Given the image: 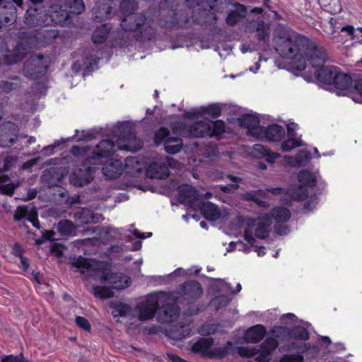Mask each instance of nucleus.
Masks as SVG:
<instances>
[{"instance_id":"f257e3e1","label":"nucleus","mask_w":362,"mask_h":362,"mask_svg":"<svg viewBox=\"0 0 362 362\" xmlns=\"http://www.w3.org/2000/svg\"><path fill=\"white\" fill-rule=\"evenodd\" d=\"M275 37L276 51L281 57L294 60L297 70H304L307 62L314 66L323 62L324 52L309 38L286 28L277 30Z\"/></svg>"},{"instance_id":"f03ea898","label":"nucleus","mask_w":362,"mask_h":362,"mask_svg":"<svg viewBox=\"0 0 362 362\" xmlns=\"http://www.w3.org/2000/svg\"><path fill=\"white\" fill-rule=\"evenodd\" d=\"M119 188L132 191L137 189L146 192L150 191L166 196L172 195L176 190L178 193L180 203L195 208L202 204V194L191 185L185 183L177 185L178 182H120Z\"/></svg>"},{"instance_id":"7ed1b4c3","label":"nucleus","mask_w":362,"mask_h":362,"mask_svg":"<svg viewBox=\"0 0 362 362\" xmlns=\"http://www.w3.org/2000/svg\"><path fill=\"white\" fill-rule=\"evenodd\" d=\"M71 266L84 275L86 278L100 280V283L107 282L110 288L121 290L129 286L131 279L123 274H112L103 268V265L95 260L79 256L73 259Z\"/></svg>"},{"instance_id":"20e7f679","label":"nucleus","mask_w":362,"mask_h":362,"mask_svg":"<svg viewBox=\"0 0 362 362\" xmlns=\"http://www.w3.org/2000/svg\"><path fill=\"white\" fill-rule=\"evenodd\" d=\"M119 135L117 143L107 139L100 141L93 150L91 155L86 157L84 163L87 165H100L103 158H107L114 155L117 149L132 151L128 144L123 142H131L136 139V134L134 129L127 124L123 122L119 125Z\"/></svg>"},{"instance_id":"39448f33","label":"nucleus","mask_w":362,"mask_h":362,"mask_svg":"<svg viewBox=\"0 0 362 362\" xmlns=\"http://www.w3.org/2000/svg\"><path fill=\"white\" fill-rule=\"evenodd\" d=\"M168 298L169 296L165 293L158 292L148 295L144 300L138 302L133 309L127 304L117 303L112 306V315L115 317L131 316L141 322L150 320L155 317L160 303Z\"/></svg>"},{"instance_id":"423d86ee","label":"nucleus","mask_w":362,"mask_h":362,"mask_svg":"<svg viewBox=\"0 0 362 362\" xmlns=\"http://www.w3.org/2000/svg\"><path fill=\"white\" fill-rule=\"evenodd\" d=\"M160 9L156 23L161 29L172 31L190 27L189 11L181 5L180 0H164Z\"/></svg>"},{"instance_id":"0eeeda50","label":"nucleus","mask_w":362,"mask_h":362,"mask_svg":"<svg viewBox=\"0 0 362 362\" xmlns=\"http://www.w3.org/2000/svg\"><path fill=\"white\" fill-rule=\"evenodd\" d=\"M300 185H292L288 188L275 187L267 191L274 194L281 196L280 201L285 204H290L291 201H301L307 199L304 204V209L312 211L318 203L317 195L320 194L317 182H299Z\"/></svg>"},{"instance_id":"6e6552de","label":"nucleus","mask_w":362,"mask_h":362,"mask_svg":"<svg viewBox=\"0 0 362 362\" xmlns=\"http://www.w3.org/2000/svg\"><path fill=\"white\" fill-rule=\"evenodd\" d=\"M154 20L149 16H146L142 13H136L123 16L121 27L126 32L136 33L138 41H150L156 36V29L153 24Z\"/></svg>"},{"instance_id":"1a4fd4ad","label":"nucleus","mask_w":362,"mask_h":362,"mask_svg":"<svg viewBox=\"0 0 362 362\" xmlns=\"http://www.w3.org/2000/svg\"><path fill=\"white\" fill-rule=\"evenodd\" d=\"M84 9L83 0H57L50 7L48 19L54 25H64L71 14L78 15Z\"/></svg>"},{"instance_id":"9d476101","label":"nucleus","mask_w":362,"mask_h":362,"mask_svg":"<svg viewBox=\"0 0 362 362\" xmlns=\"http://www.w3.org/2000/svg\"><path fill=\"white\" fill-rule=\"evenodd\" d=\"M226 123L222 119L212 121L209 119L198 120L190 124L187 131L194 138H219L226 132Z\"/></svg>"},{"instance_id":"9b49d317","label":"nucleus","mask_w":362,"mask_h":362,"mask_svg":"<svg viewBox=\"0 0 362 362\" xmlns=\"http://www.w3.org/2000/svg\"><path fill=\"white\" fill-rule=\"evenodd\" d=\"M212 338H200L191 346L193 353L199 354L209 358L221 359L230 354L233 343L228 341L221 346H213Z\"/></svg>"},{"instance_id":"f8f14e48","label":"nucleus","mask_w":362,"mask_h":362,"mask_svg":"<svg viewBox=\"0 0 362 362\" xmlns=\"http://www.w3.org/2000/svg\"><path fill=\"white\" fill-rule=\"evenodd\" d=\"M279 346L276 339L268 337L261 344L260 349H257L249 346L237 347V353L243 357H252L256 356L255 359L259 362H269L272 359V355Z\"/></svg>"},{"instance_id":"ddd939ff","label":"nucleus","mask_w":362,"mask_h":362,"mask_svg":"<svg viewBox=\"0 0 362 362\" xmlns=\"http://www.w3.org/2000/svg\"><path fill=\"white\" fill-rule=\"evenodd\" d=\"M271 231V221L269 214H266L261 218L252 220L248 222L247 227L245 230L244 238L250 245H254L257 238L264 240L269 237Z\"/></svg>"},{"instance_id":"4468645a","label":"nucleus","mask_w":362,"mask_h":362,"mask_svg":"<svg viewBox=\"0 0 362 362\" xmlns=\"http://www.w3.org/2000/svg\"><path fill=\"white\" fill-rule=\"evenodd\" d=\"M351 90L352 99L357 103H362V77L353 80L351 75L339 71L335 74L333 86L338 90Z\"/></svg>"},{"instance_id":"2eb2a0df","label":"nucleus","mask_w":362,"mask_h":362,"mask_svg":"<svg viewBox=\"0 0 362 362\" xmlns=\"http://www.w3.org/2000/svg\"><path fill=\"white\" fill-rule=\"evenodd\" d=\"M49 64L42 54L30 57L23 66L25 76L31 80H35L43 76L47 71Z\"/></svg>"},{"instance_id":"dca6fc26","label":"nucleus","mask_w":362,"mask_h":362,"mask_svg":"<svg viewBox=\"0 0 362 362\" xmlns=\"http://www.w3.org/2000/svg\"><path fill=\"white\" fill-rule=\"evenodd\" d=\"M20 129L13 122L7 121L0 124V146L9 148L13 146L19 138Z\"/></svg>"},{"instance_id":"f3484780","label":"nucleus","mask_w":362,"mask_h":362,"mask_svg":"<svg viewBox=\"0 0 362 362\" xmlns=\"http://www.w3.org/2000/svg\"><path fill=\"white\" fill-rule=\"evenodd\" d=\"M209 3V9H199L197 15L192 16L194 23L200 25H215L217 23V16L214 12L218 8L219 0H206Z\"/></svg>"},{"instance_id":"a211bd4d","label":"nucleus","mask_w":362,"mask_h":362,"mask_svg":"<svg viewBox=\"0 0 362 362\" xmlns=\"http://www.w3.org/2000/svg\"><path fill=\"white\" fill-rule=\"evenodd\" d=\"M203 293L201 284L195 280H189L184 282L180 288L179 294L187 303H192L198 300Z\"/></svg>"},{"instance_id":"6ab92c4d","label":"nucleus","mask_w":362,"mask_h":362,"mask_svg":"<svg viewBox=\"0 0 362 362\" xmlns=\"http://www.w3.org/2000/svg\"><path fill=\"white\" fill-rule=\"evenodd\" d=\"M320 49L324 52L325 54L323 62L319 64L318 65H310L314 68L318 67V69L315 72V76L320 83L328 86L333 85L335 74L337 73L339 68L334 66L323 65L325 62L327 54L323 49Z\"/></svg>"},{"instance_id":"aec40b11","label":"nucleus","mask_w":362,"mask_h":362,"mask_svg":"<svg viewBox=\"0 0 362 362\" xmlns=\"http://www.w3.org/2000/svg\"><path fill=\"white\" fill-rule=\"evenodd\" d=\"M238 122L241 128L247 129V134L256 137H261L263 126H260L259 119L257 116L251 114H245L238 118Z\"/></svg>"},{"instance_id":"412c9836","label":"nucleus","mask_w":362,"mask_h":362,"mask_svg":"<svg viewBox=\"0 0 362 362\" xmlns=\"http://www.w3.org/2000/svg\"><path fill=\"white\" fill-rule=\"evenodd\" d=\"M24 21L30 27L45 26L49 24L47 13L43 8L30 7L25 12Z\"/></svg>"},{"instance_id":"4be33fe9","label":"nucleus","mask_w":362,"mask_h":362,"mask_svg":"<svg viewBox=\"0 0 362 362\" xmlns=\"http://www.w3.org/2000/svg\"><path fill=\"white\" fill-rule=\"evenodd\" d=\"M292 349L297 350L298 353L286 354L283 356L279 362H303L304 357L302 354L303 353H306L308 351L313 354H317L318 349L315 346H311L310 344L307 343H296L292 342L291 344Z\"/></svg>"},{"instance_id":"5701e85b","label":"nucleus","mask_w":362,"mask_h":362,"mask_svg":"<svg viewBox=\"0 0 362 362\" xmlns=\"http://www.w3.org/2000/svg\"><path fill=\"white\" fill-rule=\"evenodd\" d=\"M17 18L16 6L8 0H0V30L2 25H11Z\"/></svg>"},{"instance_id":"b1692460","label":"nucleus","mask_w":362,"mask_h":362,"mask_svg":"<svg viewBox=\"0 0 362 362\" xmlns=\"http://www.w3.org/2000/svg\"><path fill=\"white\" fill-rule=\"evenodd\" d=\"M124 164L121 159H113L107 162L102 171L106 179L115 180L119 177L124 170Z\"/></svg>"},{"instance_id":"393cba45","label":"nucleus","mask_w":362,"mask_h":362,"mask_svg":"<svg viewBox=\"0 0 362 362\" xmlns=\"http://www.w3.org/2000/svg\"><path fill=\"white\" fill-rule=\"evenodd\" d=\"M337 40L340 42L351 40L362 45V28H355L354 25L348 24L341 28V34Z\"/></svg>"},{"instance_id":"a878e982","label":"nucleus","mask_w":362,"mask_h":362,"mask_svg":"<svg viewBox=\"0 0 362 362\" xmlns=\"http://www.w3.org/2000/svg\"><path fill=\"white\" fill-rule=\"evenodd\" d=\"M192 328L189 324L179 323L172 325L166 329L167 337L174 341L181 340L191 334Z\"/></svg>"},{"instance_id":"bb28decb","label":"nucleus","mask_w":362,"mask_h":362,"mask_svg":"<svg viewBox=\"0 0 362 362\" xmlns=\"http://www.w3.org/2000/svg\"><path fill=\"white\" fill-rule=\"evenodd\" d=\"M285 136V130L282 126L277 124H272L267 127H262L261 137L271 141H279Z\"/></svg>"},{"instance_id":"cd10ccee","label":"nucleus","mask_w":362,"mask_h":362,"mask_svg":"<svg viewBox=\"0 0 362 362\" xmlns=\"http://www.w3.org/2000/svg\"><path fill=\"white\" fill-rule=\"evenodd\" d=\"M266 333L265 327L259 324L248 328L244 333L243 339L247 343L257 344L264 339Z\"/></svg>"},{"instance_id":"c85d7f7f","label":"nucleus","mask_w":362,"mask_h":362,"mask_svg":"<svg viewBox=\"0 0 362 362\" xmlns=\"http://www.w3.org/2000/svg\"><path fill=\"white\" fill-rule=\"evenodd\" d=\"M146 175L151 179L165 180L169 176V168L165 163L154 162L146 168Z\"/></svg>"},{"instance_id":"c756f323","label":"nucleus","mask_w":362,"mask_h":362,"mask_svg":"<svg viewBox=\"0 0 362 362\" xmlns=\"http://www.w3.org/2000/svg\"><path fill=\"white\" fill-rule=\"evenodd\" d=\"M250 154L256 158H264L271 163L280 157L279 153L272 152L270 149L259 144H256L252 146Z\"/></svg>"},{"instance_id":"7c9ffc66","label":"nucleus","mask_w":362,"mask_h":362,"mask_svg":"<svg viewBox=\"0 0 362 362\" xmlns=\"http://www.w3.org/2000/svg\"><path fill=\"white\" fill-rule=\"evenodd\" d=\"M180 312V308L175 301L166 303L163 306V312L159 318L164 323H173L179 316Z\"/></svg>"},{"instance_id":"2f4dec72","label":"nucleus","mask_w":362,"mask_h":362,"mask_svg":"<svg viewBox=\"0 0 362 362\" xmlns=\"http://www.w3.org/2000/svg\"><path fill=\"white\" fill-rule=\"evenodd\" d=\"M112 13V6L107 1H100L93 8V17L98 22L110 18Z\"/></svg>"},{"instance_id":"473e14b6","label":"nucleus","mask_w":362,"mask_h":362,"mask_svg":"<svg viewBox=\"0 0 362 362\" xmlns=\"http://www.w3.org/2000/svg\"><path fill=\"white\" fill-rule=\"evenodd\" d=\"M211 279L214 281V283L211 285V289L216 293H223L230 294H237L242 289V286L240 283L237 284L236 289L233 291L232 289L231 284L230 283L226 282L224 279L213 278H211Z\"/></svg>"},{"instance_id":"72a5a7b5","label":"nucleus","mask_w":362,"mask_h":362,"mask_svg":"<svg viewBox=\"0 0 362 362\" xmlns=\"http://www.w3.org/2000/svg\"><path fill=\"white\" fill-rule=\"evenodd\" d=\"M235 9L230 11L226 18V23L230 26H234L238 24L240 20L246 16L247 9L244 4L236 3Z\"/></svg>"},{"instance_id":"f704fd0d","label":"nucleus","mask_w":362,"mask_h":362,"mask_svg":"<svg viewBox=\"0 0 362 362\" xmlns=\"http://www.w3.org/2000/svg\"><path fill=\"white\" fill-rule=\"evenodd\" d=\"M197 207L200 208L204 217L209 221H215L220 218V211L218 206L210 202H203L202 198V204L195 206V208Z\"/></svg>"},{"instance_id":"c9c22d12","label":"nucleus","mask_w":362,"mask_h":362,"mask_svg":"<svg viewBox=\"0 0 362 362\" xmlns=\"http://www.w3.org/2000/svg\"><path fill=\"white\" fill-rule=\"evenodd\" d=\"M112 25L110 23H104L98 26L92 34V41L95 44H102L106 41L111 30Z\"/></svg>"},{"instance_id":"e433bc0d","label":"nucleus","mask_w":362,"mask_h":362,"mask_svg":"<svg viewBox=\"0 0 362 362\" xmlns=\"http://www.w3.org/2000/svg\"><path fill=\"white\" fill-rule=\"evenodd\" d=\"M183 147V140L179 136H173L167 139L164 144V149L169 154L179 153Z\"/></svg>"},{"instance_id":"4c0bfd02","label":"nucleus","mask_w":362,"mask_h":362,"mask_svg":"<svg viewBox=\"0 0 362 362\" xmlns=\"http://www.w3.org/2000/svg\"><path fill=\"white\" fill-rule=\"evenodd\" d=\"M36 214V209L32 205L18 206L14 213L13 219L16 221H21L24 218L29 219L33 215Z\"/></svg>"},{"instance_id":"58836bf2","label":"nucleus","mask_w":362,"mask_h":362,"mask_svg":"<svg viewBox=\"0 0 362 362\" xmlns=\"http://www.w3.org/2000/svg\"><path fill=\"white\" fill-rule=\"evenodd\" d=\"M255 37L259 42H265L269 40V27L263 20L257 19L255 22Z\"/></svg>"},{"instance_id":"ea45409f","label":"nucleus","mask_w":362,"mask_h":362,"mask_svg":"<svg viewBox=\"0 0 362 362\" xmlns=\"http://www.w3.org/2000/svg\"><path fill=\"white\" fill-rule=\"evenodd\" d=\"M264 194V191L258 189L257 191L246 192L243 194L242 197L246 201H252L255 202L260 207L269 208V204L267 202L261 199Z\"/></svg>"},{"instance_id":"a19ab883","label":"nucleus","mask_w":362,"mask_h":362,"mask_svg":"<svg viewBox=\"0 0 362 362\" xmlns=\"http://www.w3.org/2000/svg\"><path fill=\"white\" fill-rule=\"evenodd\" d=\"M100 235L105 241H109L117 239H122V235H124V228H116L113 227H107L105 228L100 229Z\"/></svg>"},{"instance_id":"79ce46f5","label":"nucleus","mask_w":362,"mask_h":362,"mask_svg":"<svg viewBox=\"0 0 362 362\" xmlns=\"http://www.w3.org/2000/svg\"><path fill=\"white\" fill-rule=\"evenodd\" d=\"M310 159V153L305 151H300L295 156L288 158V163L292 167L299 168L305 165Z\"/></svg>"},{"instance_id":"37998d69","label":"nucleus","mask_w":362,"mask_h":362,"mask_svg":"<svg viewBox=\"0 0 362 362\" xmlns=\"http://www.w3.org/2000/svg\"><path fill=\"white\" fill-rule=\"evenodd\" d=\"M268 214L276 223H285L291 218L290 211L285 207H275Z\"/></svg>"},{"instance_id":"c03bdc74","label":"nucleus","mask_w":362,"mask_h":362,"mask_svg":"<svg viewBox=\"0 0 362 362\" xmlns=\"http://www.w3.org/2000/svg\"><path fill=\"white\" fill-rule=\"evenodd\" d=\"M141 240L135 241L131 247L123 244L113 245L109 247L108 252L110 254L120 255L128 250L138 251L141 248Z\"/></svg>"},{"instance_id":"a18cd8bd","label":"nucleus","mask_w":362,"mask_h":362,"mask_svg":"<svg viewBox=\"0 0 362 362\" xmlns=\"http://www.w3.org/2000/svg\"><path fill=\"white\" fill-rule=\"evenodd\" d=\"M221 112L222 107L218 103H211L199 107V115L202 117L209 115L214 119H216L221 115Z\"/></svg>"},{"instance_id":"49530a36","label":"nucleus","mask_w":362,"mask_h":362,"mask_svg":"<svg viewBox=\"0 0 362 362\" xmlns=\"http://www.w3.org/2000/svg\"><path fill=\"white\" fill-rule=\"evenodd\" d=\"M320 7L326 12L335 14L341 11L340 0H318Z\"/></svg>"},{"instance_id":"de8ad7c7","label":"nucleus","mask_w":362,"mask_h":362,"mask_svg":"<svg viewBox=\"0 0 362 362\" xmlns=\"http://www.w3.org/2000/svg\"><path fill=\"white\" fill-rule=\"evenodd\" d=\"M3 183L0 182V184ZM19 184L20 182H7L6 185H0V195H12L14 189L18 187ZM6 202L0 197V213H2L3 209H6Z\"/></svg>"},{"instance_id":"09e8293b","label":"nucleus","mask_w":362,"mask_h":362,"mask_svg":"<svg viewBox=\"0 0 362 362\" xmlns=\"http://www.w3.org/2000/svg\"><path fill=\"white\" fill-rule=\"evenodd\" d=\"M329 24L331 28V35L333 39H338L341 34V28L345 27L348 24L343 23V19L339 16L331 17L329 20Z\"/></svg>"},{"instance_id":"8fccbe9b","label":"nucleus","mask_w":362,"mask_h":362,"mask_svg":"<svg viewBox=\"0 0 362 362\" xmlns=\"http://www.w3.org/2000/svg\"><path fill=\"white\" fill-rule=\"evenodd\" d=\"M58 230L63 236H75L76 235V226L69 220L61 221L58 223Z\"/></svg>"},{"instance_id":"3c124183","label":"nucleus","mask_w":362,"mask_h":362,"mask_svg":"<svg viewBox=\"0 0 362 362\" xmlns=\"http://www.w3.org/2000/svg\"><path fill=\"white\" fill-rule=\"evenodd\" d=\"M210 290L212 293L216 294V293L213 291L211 288ZM227 294L228 293H218L217 296L211 300V304L215 308L216 310L226 307L230 302L231 298Z\"/></svg>"},{"instance_id":"603ef678","label":"nucleus","mask_w":362,"mask_h":362,"mask_svg":"<svg viewBox=\"0 0 362 362\" xmlns=\"http://www.w3.org/2000/svg\"><path fill=\"white\" fill-rule=\"evenodd\" d=\"M289 337L305 341L309 339L310 334L305 327L296 326L289 329Z\"/></svg>"},{"instance_id":"864d4df0","label":"nucleus","mask_w":362,"mask_h":362,"mask_svg":"<svg viewBox=\"0 0 362 362\" xmlns=\"http://www.w3.org/2000/svg\"><path fill=\"white\" fill-rule=\"evenodd\" d=\"M78 218L81 220L80 222L83 224L97 223L99 221L98 215L95 214L93 211L88 209H82L78 214Z\"/></svg>"},{"instance_id":"5fc2aeb1","label":"nucleus","mask_w":362,"mask_h":362,"mask_svg":"<svg viewBox=\"0 0 362 362\" xmlns=\"http://www.w3.org/2000/svg\"><path fill=\"white\" fill-rule=\"evenodd\" d=\"M138 8L136 0H122L120 3V10L123 16L135 13L134 11Z\"/></svg>"},{"instance_id":"6e6d98bb","label":"nucleus","mask_w":362,"mask_h":362,"mask_svg":"<svg viewBox=\"0 0 362 362\" xmlns=\"http://www.w3.org/2000/svg\"><path fill=\"white\" fill-rule=\"evenodd\" d=\"M170 137L172 136L170 135L169 129L165 127H162L156 131L153 139L156 145L160 144L164 145L167 139Z\"/></svg>"},{"instance_id":"4d7b16f0","label":"nucleus","mask_w":362,"mask_h":362,"mask_svg":"<svg viewBox=\"0 0 362 362\" xmlns=\"http://www.w3.org/2000/svg\"><path fill=\"white\" fill-rule=\"evenodd\" d=\"M303 146L300 139L296 138H288L284 141L281 144V149L283 152H288L295 148Z\"/></svg>"},{"instance_id":"13d9d810","label":"nucleus","mask_w":362,"mask_h":362,"mask_svg":"<svg viewBox=\"0 0 362 362\" xmlns=\"http://www.w3.org/2000/svg\"><path fill=\"white\" fill-rule=\"evenodd\" d=\"M317 173L309 171L307 169L301 170L297 176V181H317Z\"/></svg>"},{"instance_id":"bf43d9fd","label":"nucleus","mask_w":362,"mask_h":362,"mask_svg":"<svg viewBox=\"0 0 362 362\" xmlns=\"http://www.w3.org/2000/svg\"><path fill=\"white\" fill-rule=\"evenodd\" d=\"M93 295L95 297H98V298H100L102 299L110 298L112 296V291L105 287H102V286H94L93 288Z\"/></svg>"},{"instance_id":"052dcab7","label":"nucleus","mask_w":362,"mask_h":362,"mask_svg":"<svg viewBox=\"0 0 362 362\" xmlns=\"http://www.w3.org/2000/svg\"><path fill=\"white\" fill-rule=\"evenodd\" d=\"M201 271V268L194 266L192 267L188 270H185L182 268H177L173 272L169 274V276H187L192 274H198Z\"/></svg>"},{"instance_id":"680f3d73","label":"nucleus","mask_w":362,"mask_h":362,"mask_svg":"<svg viewBox=\"0 0 362 362\" xmlns=\"http://www.w3.org/2000/svg\"><path fill=\"white\" fill-rule=\"evenodd\" d=\"M271 333L275 339H282L284 337H289V329L283 326H274L271 329Z\"/></svg>"},{"instance_id":"e2e57ef3","label":"nucleus","mask_w":362,"mask_h":362,"mask_svg":"<svg viewBox=\"0 0 362 362\" xmlns=\"http://www.w3.org/2000/svg\"><path fill=\"white\" fill-rule=\"evenodd\" d=\"M218 326L216 324L204 325L199 329V332L202 335L212 334L217 331Z\"/></svg>"},{"instance_id":"0e129e2a","label":"nucleus","mask_w":362,"mask_h":362,"mask_svg":"<svg viewBox=\"0 0 362 362\" xmlns=\"http://www.w3.org/2000/svg\"><path fill=\"white\" fill-rule=\"evenodd\" d=\"M23 58V55L19 54H11L4 55V63L6 64H14L21 62Z\"/></svg>"},{"instance_id":"69168bd1","label":"nucleus","mask_w":362,"mask_h":362,"mask_svg":"<svg viewBox=\"0 0 362 362\" xmlns=\"http://www.w3.org/2000/svg\"><path fill=\"white\" fill-rule=\"evenodd\" d=\"M0 87L3 92L8 93L12 90L19 88L20 85L18 83L4 81L1 82Z\"/></svg>"},{"instance_id":"338daca9","label":"nucleus","mask_w":362,"mask_h":362,"mask_svg":"<svg viewBox=\"0 0 362 362\" xmlns=\"http://www.w3.org/2000/svg\"><path fill=\"white\" fill-rule=\"evenodd\" d=\"M89 149L88 146H73L71 148V153L75 156H84Z\"/></svg>"},{"instance_id":"774afa93","label":"nucleus","mask_w":362,"mask_h":362,"mask_svg":"<svg viewBox=\"0 0 362 362\" xmlns=\"http://www.w3.org/2000/svg\"><path fill=\"white\" fill-rule=\"evenodd\" d=\"M1 362H25V361L23 356L22 354H19L17 356H4L1 358Z\"/></svg>"}]
</instances>
